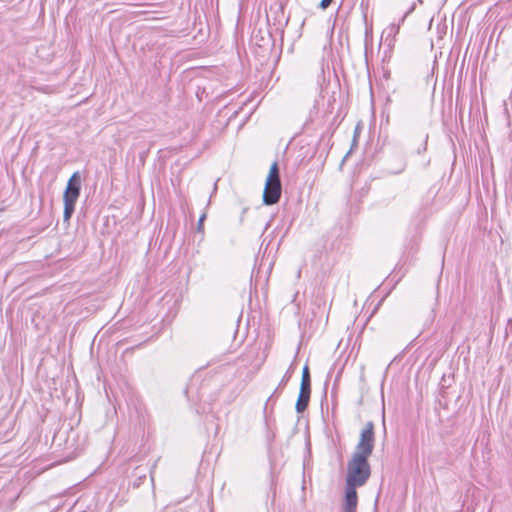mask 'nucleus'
Wrapping results in <instances>:
<instances>
[{"label": "nucleus", "mask_w": 512, "mask_h": 512, "mask_svg": "<svg viewBox=\"0 0 512 512\" xmlns=\"http://www.w3.org/2000/svg\"><path fill=\"white\" fill-rule=\"evenodd\" d=\"M370 474L368 459L352 455L347 467L346 485L361 487L367 482Z\"/></svg>", "instance_id": "obj_1"}, {"label": "nucleus", "mask_w": 512, "mask_h": 512, "mask_svg": "<svg viewBox=\"0 0 512 512\" xmlns=\"http://www.w3.org/2000/svg\"><path fill=\"white\" fill-rule=\"evenodd\" d=\"M282 193V186L280 180V172L278 163L275 161L271 164L269 172L265 181L263 190V202L266 205L276 204Z\"/></svg>", "instance_id": "obj_2"}, {"label": "nucleus", "mask_w": 512, "mask_h": 512, "mask_svg": "<svg viewBox=\"0 0 512 512\" xmlns=\"http://www.w3.org/2000/svg\"><path fill=\"white\" fill-rule=\"evenodd\" d=\"M81 188V177L79 172H74L68 180L67 187L65 189L63 200H64V218L65 220L70 219L74 212L76 201L80 195Z\"/></svg>", "instance_id": "obj_3"}, {"label": "nucleus", "mask_w": 512, "mask_h": 512, "mask_svg": "<svg viewBox=\"0 0 512 512\" xmlns=\"http://www.w3.org/2000/svg\"><path fill=\"white\" fill-rule=\"evenodd\" d=\"M374 448V425L368 422L361 432L360 440L353 456L369 458Z\"/></svg>", "instance_id": "obj_4"}, {"label": "nucleus", "mask_w": 512, "mask_h": 512, "mask_svg": "<svg viewBox=\"0 0 512 512\" xmlns=\"http://www.w3.org/2000/svg\"><path fill=\"white\" fill-rule=\"evenodd\" d=\"M311 395V386L300 385V391L296 402V410L299 413L304 412L309 404Z\"/></svg>", "instance_id": "obj_5"}, {"label": "nucleus", "mask_w": 512, "mask_h": 512, "mask_svg": "<svg viewBox=\"0 0 512 512\" xmlns=\"http://www.w3.org/2000/svg\"><path fill=\"white\" fill-rule=\"evenodd\" d=\"M357 486L346 485L345 512H355L358 502Z\"/></svg>", "instance_id": "obj_6"}, {"label": "nucleus", "mask_w": 512, "mask_h": 512, "mask_svg": "<svg viewBox=\"0 0 512 512\" xmlns=\"http://www.w3.org/2000/svg\"><path fill=\"white\" fill-rule=\"evenodd\" d=\"M300 385L311 386L310 372L308 366H305L303 368Z\"/></svg>", "instance_id": "obj_7"}, {"label": "nucleus", "mask_w": 512, "mask_h": 512, "mask_svg": "<svg viewBox=\"0 0 512 512\" xmlns=\"http://www.w3.org/2000/svg\"><path fill=\"white\" fill-rule=\"evenodd\" d=\"M206 218V215L205 214H202L199 218V221H198V226H197V229L199 232H203L204 231V220Z\"/></svg>", "instance_id": "obj_8"}, {"label": "nucleus", "mask_w": 512, "mask_h": 512, "mask_svg": "<svg viewBox=\"0 0 512 512\" xmlns=\"http://www.w3.org/2000/svg\"><path fill=\"white\" fill-rule=\"evenodd\" d=\"M333 0H321L320 2V7L322 9H326L332 2Z\"/></svg>", "instance_id": "obj_9"}]
</instances>
